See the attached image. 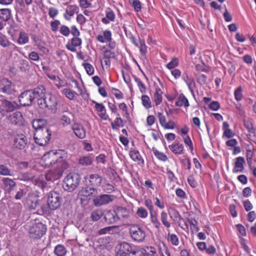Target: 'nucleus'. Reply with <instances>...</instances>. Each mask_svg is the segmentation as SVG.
Wrapping results in <instances>:
<instances>
[{
	"instance_id": "21",
	"label": "nucleus",
	"mask_w": 256,
	"mask_h": 256,
	"mask_svg": "<svg viewBox=\"0 0 256 256\" xmlns=\"http://www.w3.org/2000/svg\"><path fill=\"white\" fill-rule=\"evenodd\" d=\"M8 120L12 124L20 126L23 124L24 118L20 112H16L8 117Z\"/></svg>"
},
{
	"instance_id": "13",
	"label": "nucleus",
	"mask_w": 256,
	"mask_h": 256,
	"mask_svg": "<svg viewBox=\"0 0 256 256\" xmlns=\"http://www.w3.org/2000/svg\"><path fill=\"white\" fill-rule=\"evenodd\" d=\"M34 100L33 94L30 90L24 92L19 96V102L23 106L30 105Z\"/></svg>"
},
{
	"instance_id": "27",
	"label": "nucleus",
	"mask_w": 256,
	"mask_h": 256,
	"mask_svg": "<svg viewBox=\"0 0 256 256\" xmlns=\"http://www.w3.org/2000/svg\"><path fill=\"white\" fill-rule=\"evenodd\" d=\"M129 156L134 161L137 162L138 164L142 165L144 164V160L138 150H130L129 152Z\"/></svg>"
},
{
	"instance_id": "18",
	"label": "nucleus",
	"mask_w": 256,
	"mask_h": 256,
	"mask_svg": "<svg viewBox=\"0 0 256 256\" xmlns=\"http://www.w3.org/2000/svg\"><path fill=\"white\" fill-rule=\"evenodd\" d=\"M79 12V8L76 5H69L64 14V18L66 20H70L75 14H78Z\"/></svg>"
},
{
	"instance_id": "63",
	"label": "nucleus",
	"mask_w": 256,
	"mask_h": 256,
	"mask_svg": "<svg viewBox=\"0 0 256 256\" xmlns=\"http://www.w3.org/2000/svg\"><path fill=\"white\" fill-rule=\"evenodd\" d=\"M129 2L134 7L136 12H138L140 11L142 8L141 4L138 0H131Z\"/></svg>"
},
{
	"instance_id": "44",
	"label": "nucleus",
	"mask_w": 256,
	"mask_h": 256,
	"mask_svg": "<svg viewBox=\"0 0 256 256\" xmlns=\"http://www.w3.org/2000/svg\"><path fill=\"white\" fill-rule=\"evenodd\" d=\"M160 220L162 224L166 228H169L171 226L170 222L168 220V214L166 212L162 211L160 213Z\"/></svg>"
},
{
	"instance_id": "40",
	"label": "nucleus",
	"mask_w": 256,
	"mask_h": 256,
	"mask_svg": "<svg viewBox=\"0 0 256 256\" xmlns=\"http://www.w3.org/2000/svg\"><path fill=\"white\" fill-rule=\"evenodd\" d=\"M162 92L159 88H156V91L154 96V100L156 106L159 105L162 102Z\"/></svg>"
},
{
	"instance_id": "58",
	"label": "nucleus",
	"mask_w": 256,
	"mask_h": 256,
	"mask_svg": "<svg viewBox=\"0 0 256 256\" xmlns=\"http://www.w3.org/2000/svg\"><path fill=\"white\" fill-rule=\"evenodd\" d=\"M188 222L189 223L190 227V229L192 231L198 232L199 230V228L198 226V222L194 218H189L188 220Z\"/></svg>"
},
{
	"instance_id": "16",
	"label": "nucleus",
	"mask_w": 256,
	"mask_h": 256,
	"mask_svg": "<svg viewBox=\"0 0 256 256\" xmlns=\"http://www.w3.org/2000/svg\"><path fill=\"white\" fill-rule=\"evenodd\" d=\"M92 102L95 104L94 108L96 110L98 115L103 120H108V116L106 114L104 106L102 104L98 103L94 100Z\"/></svg>"
},
{
	"instance_id": "53",
	"label": "nucleus",
	"mask_w": 256,
	"mask_h": 256,
	"mask_svg": "<svg viewBox=\"0 0 256 256\" xmlns=\"http://www.w3.org/2000/svg\"><path fill=\"white\" fill-rule=\"evenodd\" d=\"M59 32L62 35L66 37H68L70 34V28L68 26L64 24L60 26Z\"/></svg>"
},
{
	"instance_id": "8",
	"label": "nucleus",
	"mask_w": 256,
	"mask_h": 256,
	"mask_svg": "<svg viewBox=\"0 0 256 256\" xmlns=\"http://www.w3.org/2000/svg\"><path fill=\"white\" fill-rule=\"evenodd\" d=\"M47 202L50 208L54 210L60 206L62 199L58 193L56 192H52L48 194Z\"/></svg>"
},
{
	"instance_id": "46",
	"label": "nucleus",
	"mask_w": 256,
	"mask_h": 256,
	"mask_svg": "<svg viewBox=\"0 0 256 256\" xmlns=\"http://www.w3.org/2000/svg\"><path fill=\"white\" fill-rule=\"evenodd\" d=\"M138 47L140 48L141 57L145 58L146 54L147 52V48L144 40L140 38L139 39V46Z\"/></svg>"
},
{
	"instance_id": "50",
	"label": "nucleus",
	"mask_w": 256,
	"mask_h": 256,
	"mask_svg": "<svg viewBox=\"0 0 256 256\" xmlns=\"http://www.w3.org/2000/svg\"><path fill=\"white\" fill-rule=\"evenodd\" d=\"M47 76L51 80H54L58 83L56 84V85L58 88H60L63 86V81L61 80L60 77L56 76L54 74H47Z\"/></svg>"
},
{
	"instance_id": "47",
	"label": "nucleus",
	"mask_w": 256,
	"mask_h": 256,
	"mask_svg": "<svg viewBox=\"0 0 256 256\" xmlns=\"http://www.w3.org/2000/svg\"><path fill=\"white\" fill-rule=\"evenodd\" d=\"M168 214L171 220L174 222H178L181 219V216L178 212L174 208H172L171 211L168 212Z\"/></svg>"
},
{
	"instance_id": "32",
	"label": "nucleus",
	"mask_w": 256,
	"mask_h": 256,
	"mask_svg": "<svg viewBox=\"0 0 256 256\" xmlns=\"http://www.w3.org/2000/svg\"><path fill=\"white\" fill-rule=\"evenodd\" d=\"M176 105L179 107L184 106V108H188L190 104L187 98L183 94H181L178 96L177 98Z\"/></svg>"
},
{
	"instance_id": "15",
	"label": "nucleus",
	"mask_w": 256,
	"mask_h": 256,
	"mask_svg": "<svg viewBox=\"0 0 256 256\" xmlns=\"http://www.w3.org/2000/svg\"><path fill=\"white\" fill-rule=\"evenodd\" d=\"M72 128L74 134L78 138L82 139L86 136V131L84 126L80 123L75 122L72 125Z\"/></svg>"
},
{
	"instance_id": "5",
	"label": "nucleus",
	"mask_w": 256,
	"mask_h": 256,
	"mask_svg": "<svg viewBox=\"0 0 256 256\" xmlns=\"http://www.w3.org/2000/svg\"><path fill=\"white\" fill-rule=\"evenodd\" d=\"M46 230V226L42 222L32 224L29 228L30 236L34 239L40 238L45 234Z\"/></svg>"
},
{
	"instance_id": "30",
	"label": "nucleus",
	"mask_w": 256,
	"mask_h": 256,
	"mask_svg": "<svg viewBox=\"0 0 256 256\" xmlns=\"http://www.w3.org/2000/svg\"><path fill=\"white\" fill-rule=\"evenodd\" d=\"M170 150L175 154H182L184 153V147L182 144L176 143L169 146Z\"/></svg>"
},
{
	"instance_id": "24",
	"label": "nucleus",
	"mask_w": 256,
	"mask_h": 256,
	"mask_svg": "<svg viewBox=\"0 0 256 256\" xmlns=\"http://www.w3.org/2000/svg\"><path fill=\"white\" fill-rule=\"evenodd\" d=\"M96 39L101 43H106L111 41L112 32L109 30H105L102 34H98L96 36Z\"/></svg>"
},
{
	"instance_id": "38",
	"label": "nucleus",
	"mask_w": 256,
	"mask_h": 256,
	"mask_svg": "<svg viewBox=\"0 0 256 256\" xmlns=\"http://www.w3.org/2000/svg\"><path fill=\"white\" fill-rule=\"evenodd\" d=\"M167 240L172 246H178L180 244L178 236L174 234H170L168 232L167 236Z\"/></svg>"
},
{
	"instance_id": "60",
	"label": "nucleus",
	"mask_w": 256,
	"mask_h": 256,
	"mask_svg": "<svg viewBox=\"0 0 256 256\" xmlns=\"http://www.w3.org/2000/svg\"><path fill=\"white\" fill-rule=\"evenodd\" d=\"M153 152L154 156L159 160H160L162 162H166L168 160V156L163 152H159L156 150H154Z\"/></svg>"
},
{
	"instance_id": "11",
	"label": "nucleus",
	"mask_w": 256,
	"mask_h": 256,
	"mask_svg": "<svg viewBox=\"0 0 256 256\" xmlns=\"http://www.w3.org/2000/svg\"><path fill=\"white\" fill-rule=\"evenodd\" d=\"M116 256H126L128 254L130 255L134 252L130 244L126 242H122L116 247Z\"/></svg>"
},
{
	"instance_id": "56",
	"label": "nucleus",
	"mask_w": 256,
	"mask_h": 256,
	"mask_svg": "<svg viewBox=\"0 0 256 256\" xmlns=\"http://www.w3.org/2000/svg\"><path fill=\"white\" fill-rule=\"evenodd\" d=\"M234 98L236 100L239 102L242 99V86H238L234 92Z\"/></svg>"
},
{
	"instance_id": "45",
	"label": "nucleus",
	"mask_w": 256,
	"mask_h": 256,
	"mask_svg": "<svg viewBox=\"0 0 256 256\" xmlns=\"http://www.w3.org/2000/svg\"><path fill=\"white\" fill-rule=\"evenodd\" d=\"M0 45L3 48H8L14 46L6 36L2 34L0 35Z\"/></svg>"
},
{
	"instance_id": "19",
	"label": "nucleus",
	"mask_w": 256,
	"mask_h": 256,
	"mask_svg": "<svg viewBox=\"0 0 256 256\" xmlns=\"http://www.w3.org/2000/svg\"><path fill=\"white\" fill-rule=\"evenodd\" d=\"M27 144L26 136L23 134H17L14 138V146L20 150L24 149Z\"/></svg>"
},
{
	"instance_id": "9",
	"label": "nucleus",
	"mask_w": 256,
	"mask_h": 256,
	"mask_svg": "<svg viewBox=\"0 0 256 256\" xmlns=\"http://www.w3.org/2000/svg\"><path fill=\"white\" fill-rule=\"evenodd\" d=\"M86 184L78 192V196L82 200L90 199L91 197L98 194V190L95 188L90 187Z\"/></svg>"
},
{
	"instance_id": "1",
	"label": "nucleus",
	"mask_w": 256,
	"mask_h": 256,
	"mask_svg": "<svg viewBox=\"0 0 256 256\" xmlns=\"http://www.w3.org/2000/svg\"><path fill=\"white\" fill-rule=\"evenodd\" d=\"M66 154L61 150L58 152L51 150L43 155L40 162L42 167L49 168L56 165L54 168L46 174V180H58L62 176L64 171L68 168V164L66 161Z\"/></svg>"
},
{
	"instance_id": "51",
	"label": "nucleus",
	"mask_w": 256,
	"mask_h": 256,
	"mask_svg": "<svg viewBox=\"0 0 256 256\" xmlns=\"http://www.w3.org/2000/svg\"><path fill=\"white\" fill-rule=\"evenodd\" d=\"M0 174L2 176H12V173L8 168L4 164L0 165Z\"/></svg>"
},
{
	"instance_id": "17",
	"label": "nucleus",
	"mask_w": 256,
	"mask_h": 256,
	"mask_svg": "<svg viewBox=\"0 0 256 256\" xmlns=\"http://www.w3.org/2000/svg\"><path fill=\"white\" fill-rule=\"evenodd\" d=\"M33 94V97L34 100L37 99L38 100V104L39 102H41V100H43L46 96V90L44 86H38L34 89L30 90Z\"/></svg>"
},
{
	"instance_id": "64",
	"label": "nucleus",
	"mask_w": 256,
	"mask_h": 256,
	"mask_svg": "<svg viewBox=\"0 0 256 256\" xmlns=\"http://www.w3.org/2000/svg\"><path fill=\"white\" fill-rule=\"evenodd\" d=\"M144 248H139L132 252L129 256H146Z\"/></svg>"
},
{
	"instance_id": "41",
	"label": "nucleus",
	"mask_w": 256,
	"mask_h": 256,
	"mask_svg": "<svg viewBox=\"0 0 256 256\" xmlns=\"http://www.w3.org/2000/svg\"><path fill=\"white\" fill-rule=\"evenodd\" d=\"M150 222L152 223L154 228H155L157 230H159L161 224L158 218L157 214L154 213L153 212H151L150 213Z\"/></svg>"
},
{
	"instance_id": "49",
	"label": "nucleus",
	"mask_w": 256,
	"mask_h": 256,
	"mask_svg": "<svg viewBox=\"0 0 256 256\" xmlns=\"http://www.w3.org/2000/svg\"><path fill=\"white\" fill-rule=\"evenodd\" d=\"M116 115L118 116L115 118L114 122H111L112 128L114 130L116 129L118 127L123 126V120L119 117L120 114H116Z\"/></svg>"
},
{
	"instance_id": "14",
	"label": "nucleus",
	"mask_w": 256,
	"mask_h": 256,
	"mask_svg": "<svg viewBox=\"0 0 256 256\" xmlns=\"http://www.w3.org/2000/svg\"><path fill=\"white\" fill-rule=\"evenodd\" d=\"M112 196L108 194L97 196L93 200L94 204L96 206L108 204L112 201Z\"/></svg>"
},
{
	"instance_id": "10",
	"label": "nucleus",
	"mask_w": 256,
	"mask_h": 256,
	"mask_svg": "<svg viewBox=\"0 0 256 256\" xmlns=\"http://www.w3.org/2000/svg\"><path fill=\"white\" fill-rule=\"evenodd\" d=\"M0 92L8 95L14 94L16 92L15 86L7 78H3L0 81Z\"/></svg>"
},
{
	"instance_id": "2",
	"label": "nucleus",
	"mask_w": 256,
	"mask_h": 256,
	"mask_svg": "<svg viewBox=\"0 0 256 256\" xmlns=\"http://www.w3.org/2000/svg\"><path fill=\"white\" fill-rule=\"evenodd\" d=\"M58 98L55 95L48 94L43 100H41L39 105L42 108H47L52 112L56 113L58 109Z\"/></svg>"
},
{
	"instance_id": "23",
	"label": "nucleus",
	"mask_w": 256,
	"mask_h": 256,
	"mask_svg": "<svg viewBox=\"0 0 256 256\" xmlns=\"http://www.w3.org/2000/svg\"><path fill=\"white\" fill-rule=\"evenodd\" d=\"M245 162L244 159L243 157L238 156L236 159L234 164V167L232 169L234 173L241 172L244 169V164Z\"/></svg>"
},
{
	"instance_id": "31",
	"label": "nucleus",
	"mask_w": 256,
	"mask_h": 256,
	"mask_svg": "<svg viewBox=\"0 0 256 256\" xmlns=\"http://www.w3.org/2000/svg\"><path fill=\"white\" fill-rule=\"evenodd\" d=\"M116 216L118 220H124L130 216L129 211L124 208L120 207L116 210Z\"/></svg>"
},
{
	"instance_id": "39",
	"label": "nucleus",
	"mask_w": 256,
	"mask_h": 256,
	"mask_svg": "<svg viewBox=\"0 0 256 256\" xmlns=\"http://www.w3.org/2000/svg\"><path fill=\"white\" fill-rule=\"evenodd\" d=\"M28 41L29 38L28 34L23 31L20 32L17 40L18 43L22 45L28 43Z\"/></svg>"
},
{
	"instance_id": "36",
	"label": "nucleus",
	"mask_w": 256,
	"mask_h": 256,
	"mask_svg": "<svg viewBox=\"0 0 256 256\" xmlns=\"http://www.w3.org/2000/svg\"><path fill=\"white\" fill-rule=\"evenodd\" d=\"M12 16L11 10L9 8L0 9V18L6 22L10 20Z\"/></svg>"
},
{
	"instance_id": "35",
	"label": "nucleus",
	"mask_w": 256,
	"mask_h": 256,
	"mask_svg": "<svg viewBox=\"0 0 256 256\" xmlns=\"http://www.w3.org/2000/svg\"><path fill=\"white\" fill-rule=\"evenodd\" d=\"M93 162V157L90 156H80L78 160V163L82 166L90 165Z\"/></svg>"
},
{
	"instance_id": "4",
	"label": "nucleus",
	"mask_w": 256,
	"mask_h": 256,
	"mask_svg": "<svg viewBox=\"0 0 256 256\" xmlns=\"http://www.w3.org/2000/svg\"><path fill=\"white\" fill-rule=\"evenodd\" d=\"M51 133L48 128L38 129L34 134V139L36 144L40 146H45L50 138Z\"/></svg>"
},
{
	"instance_id": "37",
	"label": "nucleus",
	"mask_w": 256,
	"mask_h": 256,
	"mask_svg": "<svg viewBox=\"0 0 256 256\" xmlns=\"http://www.w3.org/2000/svg\"><path fill=\"white\" fill-rule=\"evenodd\" d=\"M62 92L70 100H75L76 98L77 94L70 88H64Z\"/></svg>"
},
{
	"instance_id": "33",
	"label": "nucleus",
	"mask_w": 256,
	"mask_h": 256,
	"mask_svg": "<svg viewBox=\"0 0 256 256\" xmlns=\"http://www.w3.org/2000/svg\"><path fill=\"white\" fill-rule=\"evenodd\" d=\"M38 200L32 196H29L26 199V204L30 210H34L38 204Z\"/></svg>"
},
{
	"instance_id": "42",
	"label": "nucleus",
	"mask_w": 256,
	"mask_h": 256,
	"mask_svg": "<svg viewBox=\"0 0 256 256\" xmlns=\"http://www.w3.org/2000/svg\"><path fill=\"white\" fill-rule=\"evenodd\" d=\"M66 252V248L62 244H58L54 250V252L57 256H64Z\"/></svg>"
},
{
	"instance_id": "61",
	"label": "nucleus",
	"mask_w": 256,
	"mask_h": 256,
	"mask_svg": "<svg viewBox=\"0 0 256 256\" xmlns=\"http://www.w3.org/2000/svg\"><path fill=\"white\" fill-rule=\"evenodd\" d=\"M60 25V22L58 20H55L50 22V26L51 30L54 32H58Z\"/></svg>"
},
{
	"instance_id": "22",
	"label": "nucleus",
	"mask_w": 256,
	"mask_h": 256,
	"mask_svg": "<svg viewBox=\"0 0 256 256\" xmlns=\"http://www.w3.org/2000/svg\"><path fill=\"white\" fill-rule=\"evenodd\" d=\"M182 78L186 84L192 94L194 95V89L195 88L196 84L193 78L189 76L186 72H184L183 74Z\"/></svg>"
},
{
	"instance_id": "25",
	"label": "nucleus",
	"mask_w": 256,
	"mask_h": 256,
	"mask_svg": "<svg viewBox=\"0 0 256 256\" xmlns=\"http://www.w3.org/2000/svg\"><path fill=\"white\" fill-rule=\"evenodd\" d=\"M2 182L4 184V189L6 192L8 193L14 190L16 185V182L8 178H3Z\"/></svg>"
},
{
	"instance_id": "34",
	"label": "nucleus",
	"mask_w": 256,
	"mask_h": 256,
	"mask_svg": "<svg viewBox=\"0 0 256 256\" xmlns=\"http://www.w3.org/2000/svg\"><path fill=\"white\" fill-rule=\"evenodd\" d=\"M46 121L44 119H36L32 122V125L35 130V132L38 129H43V128H48L46 126Z\"/></svg>"
},
{
	"instance_id": "29",
	"label": "nucleus",
	"mask_w": 256,
	"mask_h": 256,
	"mask_svg": "<svg viewBox=\"0 0 256 256\" xmlns=\"http://www.w3.org/2000/svg\"><path fill=\"white\" fill-rule=\"evenodd\" d=\"M72 114V112L69 110L65 111L62 112L60 119V122L62 126H66L71 124L72 120L70 116Z\"/></svg>"
},
{
	"instance_id": "48",
	"label": "nucleus",
	"mask_w": 256,
	"mask_h": 256,
	"mask_svg": "<svg viewBox=\"0 0 256 256\" xmlns=\"http://www.w3.org/2000/svg\"><path fill=\"white\" fill-rule=\"evenodd\" d=\"M142 106L146 109L152 108V102L150 98L146 95H143L141 98Z\"/></svg>"
},
{
	"instance_id": "26",
	"label": "nucleus",
	"mask_w": 256,
	"mask_h": 256,
	"mask_svg": "<svg viewBox=\"0 0 256 256\" xmlns=\"http://www.w3.org/2000/svg\"><path fill=\"white\" fill-rule=\"evenodd\" d=\"M106 222L108 224H112L118 221L116 210H108L106 212L104 215Z\"/></svg>"
},
{
	"instance_id": "43",
	"label": "nucleus",
	"mask_w": 256,
	"mask_h": 256,
	"mask_svg": "<svg viewBox=\"0 0 256 256\" xmlns=\"http://www.w3.org/2000/svg\"><path fill=\"white\" fill-rule=\"evenodd\" d=\"M101 244L104 247L108 250H110L114 244L112 240L109 237H105L102 238Z\"/></svg>"
},
{
	"instance_id": "55",
	"label": "nucleus",
	"mask_w": 256,
	"mask_h": 256,
	"mask_svg": "<svg viewBox=\"0 0 256 256\" xmlns=\"http://www.w3.org/2000/svg\"><path fill=\"white\" fill-rule=\"evenodd\" d=\"M179 63V60L178 58H174L172 59L170 62L167 64L166 67L169 70L175 69Z\"/></svg>"
},
{
	"instance_id": "12",
	"label": "nucleus",
	"mask_w": 256,
	"mask_h": 256,
	"mask_svg": "<svg viewBox=\"0 0 256 256\" xmlns=\"http://www.w3.org/2000/svg\"><path fill=\"white\" fill-rule=\"evenodd\" d=\"M86 184L94 187L99 186L102 182V178L98 174H90L84 177Z\"/></svg>"
},
{
	"instance_id": "28",
	"label": "nucleus",
	"mask_w": 256,
	"mask_h": 256,
	"mask_svg": "<svg viewBox=\"0 0 256 256\" xmlns=\"http://www.w3.org/2000/svg\"><path fill=\"white\" fill-rule=\"evenodd\" d=\"M115 18L114 12L110 8H108L106 10V17L102 18V22L103 24H108L110 22H114Z\"/></svg>"
},
{
	"instance_id": "3",
	"label": "nucleus",
	"mask_w": 256,
	"mask_h": 256,
	"mask_svg": "<svg viewBox=\"0 0 256 256\" xmlns=\"http://www.w3.org/2000/svg\"><path fill=\"white\" fill-rule=\"evenodd\" d=\"M80 178L76 173H70L66 176L64 180L63 187L65 190L72 192L79 185Z\"/></svg>"
},
{
	"instance_id": "6",
	"label": "nucleus",
	"mask_w": 256,
	"mask_h": 256,
	"mask_svg": "<svg viewBox=\"0 0 256 256\" xmlns=\"http://www.w3.org/2000/svg\"><path fill=\"white\" fill-rule=\"evenodd\" d=\"M16 102L10 101L6 98L0 100V114L4 117L9 112H13L16 108Z\"/></svg>"
},
{
	"instance_id": "62",
	"label": "nucleus",
	"mask_w": 256,
	"mask_h": 256,
	"mask_svg": "<svg viewBox=\"0 0 256 256\" xmlns=\"http://www.w3.org/2000/svg\"><path fill=\"white\" fill-rule=\"evenodd\" d=\"M82 66L85 68L86 73L88 75L91 76L94 74V66L88 62H84L82 64Z\"/></svg>"
},
{
	"instance_id": "54",
	"label": "nucleus",
	"mask_w": 256,
	"mask_h": 256,
	"mask_svg": "<svg viewBox=\"0 0 256 256\" xmlns=\"http://www.w3.org/2000/svg\"><path fill=\"white\" fill-rule=\"evenodd\" d=\"M76 22L82 28L85 24L86 23V22L87 21V20L83 14H78L76 18Z\"/></svg>"
},
{
	"instance_id": "7",
	"label": "nucleus",
	"mask_w": 256,
	"mask_h": 256,
	"mask_svg": "<svg viewBox=\"0 0 256 256\" xmlns=\"http://www.w3.org/2000/svg\"><path fill=\"white\" fill-rule=\"evenodd\" d=\"M130 233L132 240L137 242H142L146 238L144 229L138 225H133L130 228Z\"/></svg>"
},
{
	"instance_id": "20",
	"label": "nucleus",
	"mask_w": 256,
	"mask_h": 256,
	"mask_svg": "<svg viewBox=\"0 0 256 256\" xmlns=\"http://www.w3.org/2000/svg\"><path fill=\"white\" fill-rule=\"evenodd\" d=\"M82 40L78 37H73L66 44V48L72 52L76 50V48L82 44Z\"/></svg>"
},
{
	"instance_id": "57",
	"label": "nucleus",
	"mask_w": 256,
	"mask_h": 256,
	"mask_svg": "<svg viewBox=\"0 0 256 256\" xmlns=\"http://www.w3.org/2000/svg\"><path fill=\"white\" fill-rule=\"evenodd\" d=\"M134 80L136 82L137 84L139 90L142 93H144L146 91V86L142 81L138 78L136 76H134Z\"/></svg>"
},
{
	"instance_id": "52",
	"label": "nucleus",
	"mask_w": 256,
	"mask_h": 256,
	"mask_svg": "<svg viewBox=\"0 0 256 256\" xmlns=\"http://www.w3.org/2000/svg\"><path fill=\"white\" fill-rule=\"evenodd\" d=\"M144 249L145 250L144 254L146 256H158L156 249L153 246H146Z\"/></svg>"
},
{
	"instance_id": "59",
	"label": "nucleus",
	"mask_w": 256,
	"mask_h": 256,
	"mask_svg": "<svg viewBox=\"0 0 256 256\" xmlns=\"http://www.w3.org/2000/svg\"><path fill=\"white\" fill-rule=\"evenodd\" d=\"M136 214L138 217L142 218H145L148 216L147 210L143 207L138 208L136 210Z\"/></svg>"
}]
</instances>
